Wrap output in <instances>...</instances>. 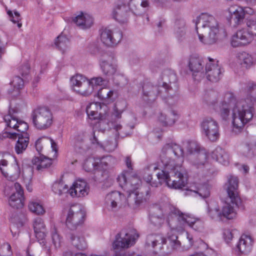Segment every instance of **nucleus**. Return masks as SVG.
Masks as SVG:
<instances>
[{
    "label": "nucleus",
    "mask_w": 256,
    "mask_h": 256,
    "mask_svg": "<svg viewBox=\"0 0 256 256\" xmlns=\"http://www.w3.org/2000/svg\"><path fill=\"white\" fill-rule=\"evenodd\" d=\"M184 152L178 144L171 143L166 144L160 155V171L156 174L159 182L166 183L174 189H181L187 184V175L182 168Z\"/></svg>",
    "instance_id": "1"
},
{
    "label": "nucleus",
    "mask_w": 256,
    "mask_h": 256,
    "mask_svg": "<svg viewBox=\"0 0 256 256\" xmlns=\"http://www.w3.org/2000/svg\"><path fill=\"white\" fill-rule=\"evenodd\" d=\"M218 108L220 116L224 120L228 118L230 109L232 108L233 130L236 132H240L254 116V108L252 104H248L246 100L236 101L232 92L225 94Z\"/></svg>",
    "instance_id": "2"
},
{
    "label": "nucleus",
    "mask_w": 256,
    "mask_h": 256,
    "mask_svg": "<svg viewBox=\"0 0 256 256\" xmlns=\"http://www.w3.org/2000/svg\"><path fill=\"white\" fill-rule=\"evenodd\" d=\"M178 236L174 234L168 236L169 247L166 244V240L159 234H150L147 236L146 246L151 248L153 252L160 256H165L172 253L174 250L180 248L181 244L178 240Z\"/></svg>",
    "instance_id": "3"
},
{
    "label": "nucleus",
    "mask_w": 256,
    "mask_h": 256,
    "mask_svg": "<svg viewBox=\"0 0 256 256\" xmlns=\"http://www.w3.org/2000/svg\"><path fill=\"white\" fill-rule=\"evenodd\" d=\"M226 186L228 196L222 212L223 217L230 220L236 216L235 208H238L242 202L238 190V178L234 176H230Z\"/></svg>",
    "instance_id": "4"
},
{
    "label": "nucleus",
    "mask_w": 256,
    "mask_h": 256,
    "mask_svg": "<svg viewBox=\"0 0 256 256\" xmlns=\"http://www.w3.org/2000/svg\"><path fill=\"white\" fill-rule=\"evenodd\" d=\"M104 82V80L100 76L88 80L80 74L74 76L70 79L73 90L84 96L90 95L98 86L102 85Z\"/></svg>",
    "instance_id": "5"
},
{
    "label": "nucleus",
    "mask_w": 256,
    "mask_h": 256,
    "mask_svg": "<svg viewBox=\"0 0 256 256\" xmlns=\"http://www.w3.org/2000/svg\"><path fill=\"white\" fill-rule=\"evenodd\" d=\"M164 208L165 210L168 212V224L172 230H182L186 224H188L191 227L197 220L182 214L172 206H167Z\"/></svg>",
    "instance_id": "6"
},
{
    "label": "nucleus",
    "mask_w": 256,
    "mask_h": 256,
    "mask_svg": "<svg viewBox=\"0 0 256 256\" xmlns=\"http://www.w3.org/2000/svg\"><path fill=\"white\" fill-rule=\"evenodd\" d=\"M0 171L8 180L14 181L20 176V170L16 160L10 154L0 152Z\"/></svg>",
    "instance_id": "7"
},
{
    "label": "nucleus",
    "mask_w": 256,
    "mask_h": 256,
    "mask_svg": "<svg viewBox=\"0 0 256 256\" xmlns=\"http://www.w3.org/2000/svg\"><path fill=\"white\" fill-rule=\"evenodd\" d=\"M31 118L34 126L40 130H46L52 124V112L46 106H38L34 109L32 112Z\"/></svg>",
    "instance_id": "8"
},
{
    "label": "nucleus",
    "mask_w": 256,
    "mask_h": 256,
    "mask_svg": "<svg viewBox=\"0 0 256 256\" xmlns=\"http://www.w3.org/2000/svg\"><path fill=\"white\" fill-rule=\"evenodd\" d=\"M86 214L80 206H74L68 210L66 220V228L72 231L76 230L84 222Z\"/></svg>",
    "instance_id": "9"
},
{
    "label": "nucleus",
    "mask_w": 256,
    "mask_h": 256,
    "mask_svg": "<svg viewBox=\"0 0 256 256\" xmlns=\"http://www.w3.org/2000/svg\"><path fill=\"white\" fill-rule=\"evenodd\" d=\"M139 236L134 229H132L128 232H121L116 237L112 244L114 250H118L126 248L134 245Z\"/></svg>",
    "instance_id": "10"
},
{
    "label": "nucleus",
    "mask_w": 256,
    "mask_h": 256,
    "mask_svg": "<svg viewBox=\"0 0 256 256\" xmlns=\"http://www.w3.org/2000/svg\"><path fill=\"white\" fill-rule=\"evenodd\" d=\"M120 186L128 193L136 191L140 184V180L136 174L130 172H122L117 178Z\"/></svg>",
    "instance_id": "11"
},
{
    "label": "nucleus",
    "mask_w": 256,
    "mask_h": 256,
    "mask_svg": "<svg viewBox=\"0 0 256 256\" xmlns=\"http://www.w3.org/2000/svg\"><path fill=\"white\" fill-rule=\"evenodd\" d=\"M202 133L211 142L217 140L220 136L219 126L218 122L214 118L207 117L201 123Z\"/></svg>",
    "instance_id": "12"
},
{
    "label": "nucleus",
    "mask_w": 256,
    "mask_h": 256,
    "mask_svg": "<svg viewBox=\"0 0 256 256\" xmlns=\"http://www.w3.org/2000/svg\"><path fill=\"white\" fill-rule=\"evenodd\" d=\"M127 203L125 196L117 191L108 194L105 199L106 206L109 211L116 212Z\"/></svg>",
    "instance_id": "13"
},
{
    "label": "nucleus",
    "mask_w": 256,
    "mask_h": 256,
    "mask_svg": "<svg viewBox=\"0 0 256 256\" xmlns=\"http://www.w3.org/2000/svg\"><path fill=\"white\" fill-rule=\"evenodd\" d=\"M188 66L196 80H199L204 76L202 60L198 54H194L190 56Z\"/></svg>",
    "instance_id": "14"
},
{
    "label": "nucleus",
    "mask_w": 256,
    "mask_h": 256,
    "mask_svg": "<svg viewBox=\"0 0 256 256\" xmlns=\"http://www.w3.org/2000/svg\"><path fill=\"white\" fill-rule=\"evenodd\" d=\"M122 37V32L120 30L112 32L108 28L102 30L100 38L102 42L108 46H112L117 44Z\"/></svg>",
    "instance_id": "15"
},
{
    "label": "nucleus",
    "mask_w": 256,
    "mask_h": 256,
    "mask_svg": "<svg viewBox=\"0 0 256 256\" xmlns=\"http://www.w3.org/2000/svg\"><path fill=\"white\" fill-rule=\"evenodd\" d=\"M196 26V29L198 28H202L204 30H210L218 28V23L213 16L207 13H203L197 18Z\"/></svg>",
    "instance_id": "16"
},
{
    "label": "nucleus",
    "mask_w": 256,
    "mask_h": 256,
    "mask_svg": "<svg viewBox=\"0 0 256 256\" xmlns=\"http://www.w3.org/2000/svg\"><path fill=\"white\" fill-rule=\"evenodd\" d=\"M209 62L206 65V72L204 76L206 75L208 80L212 82H218L220 78L221 71L220 67L218 64V61L208 58Z\"/></svg>",
    "instance_id": "17"
},
{
    "label": "nucleus",
    "mask_w": 256,
    "mask_h": 256,
    "mask_svg": "<svg viewBox=\"0 0 256 256\" xmlns=\"http://www.w3.org/2000/svg\"><path fill=\"white\" fill-rule=\"evenodd\" d=\"M253 40V36L248 30L242 29L238 30L232 38L231 44L233 47H238L250 44Z\"/></svg>",
    "instance_id": "18"
},
{
    "label": "nucleus",
    "mask_w": 256,
    "mask_h": 256,
    "mask_svg": "<svg viewBox=\"0 0 256 256\" xmlns=\"http://www.w3.org/2000/svg\"><path fill=\"white\" fill-rule=\"evenodd\" d=\"M14 188L15 192L10 197L9 205L14 208H22L24 205V201L23 189L20 184L18 182L14 183Z\"/></svg>",
    "instance_id": "19"
},
{
    "label": "nucleus",
    "mask_w": 256,
    "mask_h": 256,
    "mask_svg": "<svg viewBox=\"0 0 256 256\" xmlns=\"http://www.w3.org/2000/svg\"><path fill=\"white\" fill-rule=\"evenodd\" d=\"M159 95L162 98H166V95L162 93V90H158L150 82L144 84L142 87V98L146 101H154Z\"/></svg>",
    "instance_id": "20"
},
{
    "label": "nucleus",
    "mask_w": 256,
    "mask_h": 256,
    "mask_svg": "<svg viewBox=\"0 0 256 256\" xmlns=\"http://www.w3.org/2000/svg\"><path fill=\"white\" fill-rule=\"evenodd\" d=\"M146 196L140 190L130 193L127 198V204L132 208L136 209L146 202Z\"/></svg>",
    "instance_id": "21"
},
{
    "label": "nucleus",
    "mask_w": 256,
    "mask_h": 256,
    "mask_svg": "<svg viewBox=\"0 0 256 256\" xmlns=\"http://www.w3.org/2000/svg\"><path fill=\"white\" fill-rule=\"evenodd\" d=\"M88 187L85 181L78 180L70 188L69 194L72 197L84 196L88 194Z\"/></svg>",
    "instance_id": "22"
},
{
    "label": "nucleus",
    "mask_w": 256,
    "mask_h": 256,
    "mask_svg": "<svg viewBox=\"0 0 256 256\" xmlns=\"http://www.w3.org/2000/svg\"><path fill=\"white\" fill-rule=\"evenodd\" d=\"M253 240L250 236L242 234L236 244V251L238 254H247L252 248Z\"/></svg>",
    "instance_id": "23"
},
{
    "label": "nucleus",
    "mask_w": 256,
    "mask_h": 256,
    "mask_svg": "<svg viewBox=\"0 0 256 256\" xmlns=\"http://www.w3.org/2000/svg\"><path fill=\"white\" fill-rule=\"evenodd\" d=\"M129 117L132 119V122L124 127L121 124L116 122L112 123V128L117 132V134L118 136L124 138L130 135L132 132V130L134 128V122L136 120V118L132 114H130Z\"/></svg>",
    "instance_id": "24"
},
{
    "label": "nucleus",
    "mask_w": 256,
    "mask_h": 256,
    "mask_svg": "<svg viewBox=\"0 0 256 256\" xmlns=\"http://www.w3.org/2000/svg\"><path fill=\"white\" fill-rule=\"evenodd\" d=\"M28 128V124L24 121L20 120L16 130L17 132H4L0 134V140L6 138L16 140L18 136H22L24 134H28L26 132Z\"/></svg>",
    "instance_id": "25"
},
{
    "label": "nucleus",
    "mask_w": 256,
    "mask_h": 256,
    "mask_svg": "<svg viewBox=\"0 0 256 256\" xmlns=\"http://www.w3.org/2000/svg\"><path fill=\"white\" fill-rule=\"evenodd\" d=\"M128 6L124 4H118L112 12V17L120 23L126 22L128 19Z\"/></svg>",
    "instance_id": "26"
},
{
    "label": "nucleus",
    "mask_w": 256,
    "mask_h": 256,
    "mask_svg": "<svg viewBox=\"0 0 256 256\" xmlns=\"http://www.w3.org/2000/svg\"><path fill=\"white\" fill-rule=\"evenodd\" d=\"M228 11L231 16L230 23L231 20L234 21V26H238L243 23L244 18L243 7L236 5L232 6Z\"/></svg>",
    "instance_id": "27"
},
{
    "label": "nucleus",
    "mask_w": 256,
    "mask_h": 256,
    "mask_svg": "<svg viewBox=\"0 0 256 256\" xmlns=\"http://www.w3.org/2000/svg\"><path fill=\"white\" fill-rule=\"evenodd\" d=\"M170 206V204H166L162 207H158L155 208V212L150 216V220L154 226H159L163 223L164 216H166V221L168 222V212L165 210V206Z\"/></svg>",
    "instance_id": "28"
},
{
    "label": "nucleus",
    "mask_w": 256,
    "mask_h": 256,
    "mask_svg": "<svg viewBox=\"0 0 256 256\" xmlns=\"http://www.w3.org/2000/svg\"><path fill=\"white\" fill-rule=\"evenodd\" d=\"M162 87L161 88L164 89L165 92L172 90V88L170 85L171 83H174L176 80V76L174 71L170 70H166L163 72L162 76Z\"/></svg>",
    "instance_id": "29"
},
{
    "label": "nucleus",
    "mask_w": 256,
    "mask_h": 256,
    "mask_svg": "<svg viewBox=\"0 0 256 256\" xmlns=\"http://www.w3.org/2000/svg\"><path fill=\"white\" fill-rule=\"evenodd\" d=\"M204 35L203 34H198V36L200 41L204 44H212L218 40L219 32L218 28L210 30H204Z\"/></svg>",
    "instance_id": "30"
},
{
    "label": "nucleus",
    "mask_w": 256,
    "mask_h": 256,
    "mask_svg": "<svg viewBox=\"0 0 256 256\" xmlns=\"http://www.w3.org/2000/svg\"><path fill=\"white\" fill-rule=\"evenodd\" d=\"M149 6L148 0H130L128 3L130 10L136 15H140L144 12V9Z\"/></svg>",
    "instance_id": "31"
},
{
    "label": "nucleus",
    "mask_w": 256,
    "mask_h": 256,
    "mask_svg": "<svg viewBox=\"0 0 256 256\" xmlns=\"http://www.w3.org/2000/svg\"><path fill=\"white\" fill-rule=\"evenodd\" d=\"M178 118V114L176 112L169 110L160 113L158 120L164 126H171L176 122Z\"/></svg>",
    "instance_id": "32"
},
{
    "label": "nucleus",
    "mask_w": 256,
    "mask_h": 256,
    "mask_svg": "<svg viewBox=\"0 0 256 256\" xmlns=\"http://www.w3.org/2000/svg\"><path fill=\"white\" fill-rule=\"evenodd\" d=\"M72 22L82 29L90 28L92 24V19L88 15L80 12L72 19Z\"/></svg>",
    "instance_id": "33"
},
{
    "label": "nucleus",
    "mask_w": 256,
    "mask_h": 256,
    "mask_svg": "<svg viewBox=\"0 0 256 256\" xmlns=\"http://www.w3.org/2000/svg\"><path fill=\"white\" fill-rule=\"evenodd\" d=\"M100 66L104 75L111 76L115 74L117 70V66L110 60L102 59Z\"/></svg>",
    "instance_id": "34"
},
{
    "label": "nucleus",
    "mask_w": 256,
    "mask_h": 256,
    "mask_svg": "<svg viewBox=\"0 0 256 256\" xmlns=\"http://www.w3.org/2000/svg\"><path fill=\"white\" fill-rule=\"evenodd\" d=\"M36 150L40 153L43 148L51 146L52 150L57 152V144L54 141L47 136H42L39 138L36 142Z\"/></svg>",
    "instance_id": "35"
},
{
    "label": "nucleus",
    "mask_w": 256,
    "mask_h": 256,
    "mask_svg": "<svg viewBox=\"0 0 256 256\" xmlns=\"http://www.w3.org/2000/svg\"><path fill=\"white\" fill-rule=\"evenodd\" d=\"M68 236L72 244L78 250H84L86 247L84 238L77 232H70Z\"/></svg>",
    "instance_id": "36"
},
{
    "label": "nucleus",
    "mask_w": 256,
    "mask_h": 256,
    "mask_svg": "<svg viewBox=\"0 0 256 256\" xmlns=\"http://www.w3.org/2000/svg\"><path fill=\"white\" fill-rule=\"evenodd\" d=\"M208 154L206 151L202 150L195 154H192L188 158L190 162L197 166H203L206 162Z\"/></svg>",
    "instance_id": "37"
},
{
    "label": "nucleus",
    "mask_w": 256,
    "mask_h": 256,
    "mask_svg": "<svg viewBox=\"0 0 256 256\" xmlns=\"http://www.w3.org/2000/svg\"><path fill=\"white\" fill-rule=\"evenodd\" d=\"M33 227L38 238L42 240L46 236L45 224L40 218H36L34 220Z\"/></svg>",
    "instance_id": "38"
},
{
    "label": "nucleus",
    "mask_w": 256,
    "mask_h": 256,
    "mask_svg": "<svg viewBox=\"0 0 256 256\" xmlns=\"http://www.w3.org/2000/svg\"><path fill=\"white\" fill-rule=\"evenodd\" d=\"M34 165L36 166L38 170H42L50 166L52 164V159L41 155L38 157H35L32 160Z\"/></svg>",
    "instance_id": "39"
},
{
    "label": "nucleus",
    "mask_w": 256,
    "mask_h": 256,
    "mask_svg": "<svg viewBox=\"0 0 256 256\" xmlns=\"http://www.w3.org/2000/svg\"><path fill=\"white\" fill-rule=\"evenodd\" d=\"M212 156L220 163L226 165L229 162L228 156L224 149L217 147L212 152Z\"/></svg>",
    "instance_id": "40"
},
{
    "label": "nucleus",
    "mask_w": 256,
    "mask_h": 256,
    "mask_svg": "<svg viewBox=\"0 0 256 256\" xmlns=\"http://www.w3.org/2000/svg\"><path fill=\"white\" fill-rule=\"evenodd\" d=\"M18 140L15 145V150L16 154H20L24 151L29 142L28 134H24L22 136H18Z\"/></svg>",
    "instance_id": "41"
},
{
    "label": "nucleus",
    "mask_w": 256,
    "mask_h": 256,
    "mask_svg": "<svg viewBox=\"0 0 256 256\" xmlns=\"http://www.w3.org/2000/svg\"><path fill=\"white\" fill-rule=\"evenodd\" d=\"M238 62L243 67L246 68L250 67L255 62V60L254 57L251 54L245 52L238 54Z\"/></svg>",
    "instance_id": "42"
},
{
    "label": "nucleus",
    "mask_w": 256,
    "mask_h": 256,
    "mask_svg": "<svg viewBox=\"0 0 256 256\" xmlns=\"http://www.w3.org/2000/svg\"><path fill=\"white\" fill-rule=\"evenodd\" d=\"M98 108L100 109L101 108L98 102L90 103L86 106V112L90 119L95 120L100 118V114L97 111Z\"/></svg>",
    "instance_id": "43"
},
{
    "label": "nucleus",
    "mask_w": 256,
    "mask_h": 256,
    "mask_svg": "<svg viewBox=\"0 0 256 256\" xmlns=\"http://www.w3.org/2000/svg\"><path fill=\"white\" fill-rule=\"evenodd\" d=\"M102 164V162L99 160L89 158L84 161L83 168L86 171L90 172L98 170Z\"/></svg>",
    "instance_id": "44"
},
{
    "label": "nucleus",
    "mask_w": 256,
    "mask_h": 256,
    "mask_svg": "<svg viewBox=\"0 0 256 256\" xmlns=\"http://www.w3.org/2000/svg\"><path fill=\"white\" fill-rule=\"evenodd\" d=\"M242 154L248 158H252L256 156V144L254 143H245L241 146Z\"/></svg>",
    "instance_id": "45"
},
{
    "label": "nucleus",
    "mask_w": 256,
    "mask_h": 256,
    "mask_svg": "<svg viewBox=\"0 0 256 256\" xmlns=\"http://www.w3.org/2000/svg\"><path fill=\"white\" fill-rule=\"evenodd\" d=\"M174 33L178 38H180L186 34V22L184 19L177 20L174 24Z\"/></svg>",
    "instance_id": "46"
},
{
    "label": "nucleus",
    "mask_w": 256,
    "mask_h": 256,
    "mask_svg": "<svg viewBox=\"0 0 256 256\" xmlns=\"http://www.w3.org/2000/svg\"><path fill=\"white\" fill-rule=\"evenodd\" d=\"M54 44L62 53H64L68 48L69 40L66 36L60 34L56 38Z\"/></svg>",
    "instance_id": "47"
},
{
    "label": "nucleus",
    "mask_w": 256,
    "mask_h": 256,
    "mask_svg": "<svg viewBox=\"0 0 256 256\" xmlns=\"http://www.w3.org/2000/svg\"><path fill=\"white\" fill-rule=\"evenodd\" d=\"M208 214L210 218L216 221L222 220L223 217L222 212L216 205L208 206Z\"/></svg>",
    "instance_id": "48"
},
{
    "label": "nucleus",
    "mask_w": 256,
    "mask_h": 256,
    "mask_svg": "<svg viewBox=\"0 0 256 256\" xmlns=\"http://www.w3.org/2000/svg\"><path fill=\"white\" fill-rule=\"evenodd\" d=\"M204 100L210 106L212 107L216 110L218 109L216 105L218 102V94L214 91L207 92L204 96Z\"/></svg>",
    "instance_id": "49"
},
{
    "label": "nucleus",
    "mask_w": 256,
    "mask_h": 256,
    "mask_svg": "<svg viewBox=\"0 0 256 256\" xmlns=\"http://www.w3.org/2000/svg\"><path fill=\"white\" fill-rule=\"evenodd\" d=\"M162 86H157L158 90H162V93L166 95V98H162L163 99L166 100V102L170 104H173L175 102H177L178 100V94L176 90L172 89V90H167L165 92L164 89L161 88Z\"/></svg>",
    "instance_id": "50"
},
{
    "label": "nucleus",
    "mask_w": 256,
    "mask_h": 256,
    "mask_svg": "<svg viewBox=\"0 0 256 256\" xmlns=\"http://www.w3.org/2000/svg\"><path fill=\"white\" fill-rule=\"evenodd\" d=\"M69 188L62 181L55 182L52 186V190L55 194L61 196L64 194L69 192Z\"/></svg>",
    "instance_id": "51"
},
{
    "label": "nucleus",
    "mask_w": 256,
    "mask_h": 256,
    "mask_svg": "<svg viewBox=\"0 0 256 256\" xmlns=\"http://www.w3.org/2000/svg\"><path fill=\"white\" fill-rule=\"evenodd\" d=\"M192 192L198 194L200 196L204 198L208 197L210 195V187L207 184L200 186L196 188V190H187L186 194H188Z\"/></svg>",
    "instance_id": "52"
},
{
    "label": "nucleus",
    "mask_w": 256,
    "mask_h": 256,
    "mask_svg": "<svg viewBox=\"0 0 256 256\" xmlns=\"http://www.w3.org/2000/svg\"><path fill=\"white\" fill-rule=\"evenodd\" d=\"M248 96L246 99L242 100H246L248 104H252V106L254 102H256V84H251L248 86Z\"/></svg>",
    "instance_id": "53"
},
{
    "label": "nucleus",
    "mask_w": 256,
    "mask_h": 256,
    "mask_svg": "<svg viewBox=\"0 0 256 256\" xmlns=\"http://www.w3.org/2000/svg\"><path fill=\"white\" fill-rule=\"evenodd\" d=\"M186 148L188 152V158L192 154H195L202 150L199 144L194 141H188L186 142Z\"/></svg>",
    "instance_id": "54"
},
{
    "label": "nucleus",
    "mask_w": 256,
    "mask_h": 256,
    "mask_svg": "<svg viewBox=\"0 0 256 256\" xmlns=\"http://www.w3.org/2000/svg\"><path fill=\"white\" fill-rule=\"evenodd\" d=\"M30 210L38 215L42 214L45 212V210L39 202H31L28 204Z\"/></svg>",
    "instance_id": "55"
},
{
    "label": "nucleus",
    "mask_w": 256,
    "mask_h": 256,
    "mask_svg": "<svg viewBox=\"0 0 256 256\" xmlns=\"http://www.w3.org/2000/svg\"><path fill=\"white\" fill-rule=\"evenodd\" d=\"M4 118L8 126L16 130L19 122L18 119L10 115L5 116Z\"/></svg>",
    "instance_id": "56"
},
{
    "label": "nucleus",
    "mask_w": 256,
    "mask_h": 256,
    "mask_svg": "<svg viewBox=\"0 0 256 256\" xmlns=\"http://www.w3.org/2000/svg\"><path fill=\"white\" fill-rule=\"evenodd\" d=\"M246 25L252 36H256V18L250 17L247 18Z\"/></svg>",
    "instance_id": "57"
},
{
    "label": "nucleus",
    "mask_w": 256,
    "mask_h": 256,
    "mask_svg": "<svg viewBox=\"0 0 256 256\" xmlns=\"http://www.w3.org/2000/svg\"><path fill=\"white\" fill-rule=\"evenodd\" d=\"M10 84L17 90L16 93H18V90L24 86V80L20 77L16 76L13 78L12 80L10 82Z\"/></svg>",
    "instance_id": "58"
},
{
    "label": "nucleus",
    "mask_w": 256,
    "mask_h": 256,
    "mask_svg": "<svg viewBox=\"0 0 256 256\" xmlns=\"http://www.w3.org/2000/svg\"><path fill=\"white\" fill-rule=\"evenodd\" d=\"M52 238L53 244L55 247H60L61 242V239L55 228H53L52 230Z\"/></svg>",
    "instance_id": "59"
},
{
    "label": "nucleus",
    "mask_w": 256,
    "mask_h": 256,
    "mask_svg": "<svg viewBox=\"0 0 256 256\" xmlns=\"http://www.w3.org/2000/svg\"><path fill=\"white\" fill-rule=\"evenodd\" d=\"M11 246L8 243L4 244L0 248V254L2 256H10L11 254Z\"/></svg>",
    "instance_id": "60"
},
{
    "label": "nucleus",
    "mask_w": 256,
    "mask_h": 256,
    "mask_svg": "<svg viewBox=\"0 0 256 256\" xmlns=\"http://www.w3.org/2000/svg\"><path fill=\"white\" fill-rule=\"evenodd\" d=\"M236 232V230H231L230 229L224 230L223 234L225 240L227 242H230L232 239Z\"/></svg>",
    "instance_id": "61"
},
{
    "label": "nucleus",
    "mask_w": 256,
    "mask_h": 256,
    "mask_svg": "<svg viewBox=\"0 0 256 256\" xmlns=\"http://www.w3.org/2000/svg\"><path fill=\"white\" fill-rule=\"evenodd\" d=\"M110 92V90L108 88H102L98 90V98L102 100H106L108 98Z\"/></svg>",
    "instance_id": "62"
},
{
    "label": "nucleus",
    "mask_w": 256,
    "mask_h": 256,
    "mask_svg": "<svg viewBox=\"0 0 256 256\" xmlns=\"http://www.w3.org/2000/svg\"><path fill=\"white\" fill-rule=\"evenodd\" d=\"M191 228L196 230L201 231L204 228V223L200 220L197 218L196 221L192 224Z\"/></svg>",
    "instance_id": "63"
},
{
    "label": "nucleus",
    "mask_w": 256,
    "mask_h": 256,
    "mask_svg": "<svg viewBox=\"0 0 256 256\" xmlns=\"http://www.w3.org/2000/svg\"><path fill=\"white\" fill-rule=\"evenodd\" d=\"M24 179L28 182H30L32 179V172L30 168L26 170L22 173Z\"/></svg>",
    "instance_id": "64"
}]
</instances>
